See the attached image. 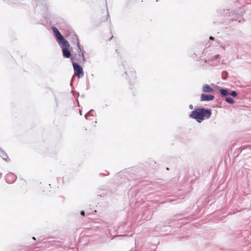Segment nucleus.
I'll return each instance as SVG.
<instances>
[{
	"mask_svg": "<svg viewBox=\"0 0 251 251\" xmlns=\"http://www.w3.org/2000/svg\"><path fill=\"white\" fill-rule=\"evenodd\" d=\"M77 47L78 48V53L74 54V57L71 58V60H72V59H74V62H75V60H76L79 63L84 62L86 61L84 55V51L80 47L79 42L77 43Z\"/></svg>",
	"mask_w": 251,
	"mask_h": 251,
	"instance_id": "nucleus-2",
	"label": "nucleus"
},
{
	"mask_svg": "<svg viewBox=\"0 0 251 251\" xmlns=\"http://www.w3.org/2000/svg\"><path fill=\"white\" fill-rule=\"evenodd\" d=\"M32 239H33V240H35V239H36L35 237H33L32 238Z\"/></svg>",
	"mask_w": 251,
	"mask_h": 251,
	"instance_id": "nucleus-14",
	"label": "nucleus"
},
{
	"mask_svg": "<svg viewBox=\"0 0 251 251\" xmlns=\"http://www.w3.org/2000/svg\"><path fill=\"white\" fill-rule=\"evenodd\" d=\"M226 100L229 103H231V104H232L234 102V100L231 98H230V97H227L226 99Z\"/></svg>",
	"mask_w": 251,
	"mask_h": 251,
	"instance_id": "nucleus-9",
	"label": "nucleus"
},
{
	"mask_svg": "<svg viewBox=\"0 0 251 251\" xmlns=\"http://www.w3.org/2000/svg\"><path fill=\"white\" fill-rule=\"evenodd\" d=\"M72 64L74 69L75 75L79 78L82 77L83 75L82 68L78 64L74 62V59H72Z\"/></svg>",
	"mask_w": 251,
	"mask_h": 251,
	"instance_id": "nucleus-4",
	"label": "nucleus"
},
{
	"mask_svg": "<svg viewBox=\"0 0 251 251\" xmlns=\"http://www.w3.org/2000/svg\"><path fill=\"white\" fill-rule=\"evenodd\" d=\"M189 108H190V109H193V105L190 104V105H189Z\"/></svg>",
	"mask_w": 251,
	"mask_h": 251,
	"instance_id": "nucleus-12",
	"label": "nucleus"
},
{
	"mask_svg": "<svg viewBox=\"0 0 251 251\" xmlns=\"http://www.w3.org/2000/svg\"><path fill=\"white\" fill-rule=\"evenodd\" d=\"M230 95L231 96H232V97H235L237 96V93L235 92V91H232L231 93L230 94Z\"/></svg>",
	"mask_w": 251,
	"mask_h": 251,
	"instance_id": "nucleus-10",
	"label": "nucleus"
},
{
	"mask_svg": "<svg viewBox=\"0 0 251 251\" xmlns=\"http://www.w3.org/2000/svg\"><path fill=\"white\" fill-rule=\"evenodd\" d=\"M220 91L221 94L222 96H227V95H228L229 94L228 92V91H227V90L226 89H221L220 90Z\"/></svg>",
	"mask_w": 251,
	"mask_h": 251,
	"instance_id": "nucleus-8",
	"label": "nucleus"
},
{
	"mask_svg": "<svg viewBox=\"0 0 251 251\" xmlns=\"http://www.w3.org/2000/svg\"><path fill=\"white\" fill-rule=\"evenodd\" d=\"M202 90L204 92H212L213 91V89L209 85L205 84L203 86Z\"/></svg>",
	"mask_w": 251,
	"mask_h": 251,
	"instance_id": "nucleus-7",
	"label": "nucleus"
},
{
	"mask_svg": "<svg viewBox=\"0 0 251 251\" xmlns=\"http://www.w3.org/2000/svg\"><path fill=\"white\" fill-rule=\"evenodd\" d=\"M80 214L82 216H84L85 215V212L84 211H81V212H80Z\"/></svg>",
	"mask_w": 251,
	"mask_h": 251,
	"instance_id": "nucleus-11",
	"label": "nucleus"
},
{
	"mask_svg": "<svg viewBox=\"0 0 251 251\" xmlns=\"http://www.w3.org/2000/svg\"><path fill=\"white\" fill-rule=\"evenodd\" d=\"M214 99V96L211 95H206L204 94H202L201 96V101H211L213 100Z\"/></svg>",
	"mask_w": 251,
	"mask_h": 251,
	"instance_id": "nucleus-6",
	"label": "nucleus"
},
{
	"mask_svg": "<svg viewBox=\"0 0 251 251\" xmlns=\"http://www.w3.org/2000/svg\"><path fill=\"white\" fill-rule=\"evenodd\" d=\"M219 56V55H217V56H216V57H218Z\"/></svg>",
	"mask_w": 251,
	"mask_h": 251,
	"instance_id": "nucleus-15",
	"label": "nucleus"
},
{
	"mask_svg": "<svg viewBox=\"0 0 251 251\" xmlns=\"http://www.w3.org/2000/svg\"><path fill=\"white\" fill-rule=\"evenodd\" d=\"M209 39L210 40H213L214 39V38L212 36H210Z\"/></svg>",
	"mask_w": 251,
	"mask_h": 251,
	"instance_id": "nucleus-13",
	"label": "nucleus"
},
{
	"mask_svg": "<svg viewBox=\"0 0 251 251\" xmlns=\"http://www.w3.org/2000/svg\"><path fill=\"white\" fill-rule=\"evenodd\" d=\"M52 30L59 44L61 45L64 41H67L56 27L53 26Z\"/></svg>",
	"mask_w": 251,
	"mask_h": 251,
	"instance_id": "nucleus-5",
	"label": "nucleus"
},
{
	"mask_svg": "<svg viewBox=\"0 0 251 251\" xmlns=\"http://www.w3.org/2000/svg\"><path fill=\"white\" fill-rule=\"evenodd\" d=\"M211 115L210 109L204 108H196L193 110L189 117L196 120L198 122L201 123L205 119H208Z\"/></svg>",
	"mask_w": 251,
	"mask_h": 251,
	"instance_id": "nucleus-1",
	"label": "nucleus"
},
{
	"mask_svg": "<svg viewBox=\"0 0 251 251\" xmlns=\"http://www.w3.org/2000/svg\"><path fill=\"white\" fill-rule=\"evenodd\" d=\"M60 46L62 50L63 56L66 58L70 57L71 55V52L69 50L70 46L68 42L64 41Z\"/></svg>",
	"mask_w": 251,
	"mask_h": 251,
	"instance_id": "nucleus-3",
	"label": "nucleus"
}]
</instances>
